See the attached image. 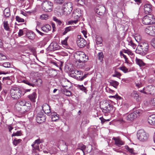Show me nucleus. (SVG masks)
<instances>
[{"label": "nucleus", "instance_id": "60", "mask_svg": "<svg viewBox=\"0 0 155 155\" xmlns=\"http://www.w3.org/2000/svg\"><path fill=\"white\" fill-rule=\"evenodd\" d=\"M18 34V35L20 36L22 35H23V32L22 30L20 29Z\"/></svg>", "mask_w": 155, "mask_h": 155}, {"label": "nucleus", "instance_id": "52", "mask_svg": "<svg viewBox=\"0 0 155 155\" xmlns=\"http://www.w3.org/2000/svg\"><path fill=\"white\" fill-rule=\"evenodd\" d=\"M10 66V64L8 62L5 63L3 64V66L5 68H9Z\"/></svg>", "mask_w": 155, "mask_h": 155}, {"label": "nucleus", "instance_id": "15", "mask_svg": "<svg viewBox=\"0 0 155 155\" xmlns=\"http://www.w3.org/2000/svg\"><path fill=\"white\" fill-rule=\"evenodd\" d=\"M144 12L146 14H149L151 13L152 11V6L150 4H147L144 5Z\"/></svg>", "mask_w": 155, "mask_h": 155}, {"label": "nucleus", "instance_id": "54", "mask_svg": "<svg viewBox=\"0 0 155 155\" xmlns=\"http://www.w3.org/2000/svg\"><path fill=\"white\" fill-rule=\"evenodd\" d=\"M121 74H120V73L117 72V71H115V72L114 74L113 75V77H117L118 78L119 77H120L121 76Z\"/></svg>", "mask_w": 155, "mask_h": 155}, {"label": "nucleus", "instance_id": "16", "mask_svg": "<svg viewBox=\"0 0 155 155\" xmlns=\"http://www.w3.org/2000/svg\"><path fill=\"white\" fill-rule=\"evenodd\" d=\"M113 139L115 141V144L118 147L124 144V142L119 137H114Z\"/></svg>", "mask_w": 155, "mask_h": 155}, {"label": "nucleus", "instance_id": "45", "mask_svg": "<svg viewBox=\"0 0 155 155\" xmlns=\"http://www.w3.org/2000/svg\"><path fill=\"white\" fill-rule=\"evenodd\" d=\"M119 69L123 71L124 73H126L128 71V69L125 67H120L119 68Z\"/></svg>", "mask_w": 155, "mask_h": 155}, {"label": "nucleus", "instance_id": "58", "mask_svg": "<svg viewBox=\"0 0 155 155\" xmlns=\"http://www.w3.org/2000/svg\"><path fill=\"white\" fill-rule=\"evenodd\" d=\"M151 44L155 48V38L152 39L151 41Z\"/></svg>", "mask_w": 155, "mask_h": 155}, {"label": "nucleus", "instance_id": "24", "mask_svg": "<svg viewBox=\"0 0 155 155\" xmlns=\"http://www.w3.org/2000/svg\"><path fill=\"white\" fill-rule=\"evenodd\" d=\"M135 61L136 63L140 67L145 65V63L143 62L142 60L139 58H138L137 57L136 58Z\"/></svg>", "mask_w": 155, "mask_h": 155}, {"label": "nucleus", "instance_id": "21", "mask_svg": "<svg viewBox=\"0 0 155 155\" xmlns=\"http://www.w3.org/2000/svg\"><path fill=\"white\" fill-rule=\"evenodd\" d=\"M41 29L44 32H48L51 30V27L50 25L46 24L43 26L41 28Z\"/></svg>", "mask_w": 155, "mask_h": 155}, {"label": "nucleus", "instance_id": "57", "mask_svg": "<svg viewBox=\"0 0 155 155\" xmlns=\"http://www.w3.org/2000/svg\"><path fill=\"white\" fill-rule=\"evenodd\" d=\"M54 3L58 4H61L63 2V0H54Z\"/></svg>", "mask_w": 155, "mask_h": 155}, {"label": "nucleus", "instance_id": "25", "mask_svg": "<svg viewBox=\"0 0 155 155\" xmlns=\"http://www.w3.org/2000/svg\"><path fill=\"white\" fill-rule=\"evenodd\" d=\"M42 108L43 111L45 113H49V112H47V111L48 110V109H49V112H51L50 107L47 104H45L43 105Z\"/></svg>", "mask_w": 155, "mask_h": 155}, {"label": "nucleus", "instance_id": "64", "mask_svg": "<svg viewBox=\"0 0 155 155\" xmlns=\"http://www.w3.org/2000/svg\"><path fill=\"white\" fill-rule=\"evenodd\" d=\"M80 147L81 148V149L83 151L86 148V146L82 144L81 145Z\"/></svg>", "mask_w": 155, "mask_h": 155}, {"label": "nucleus", "instance_id": "49", "mask_svg": "<svg viewBox=\"0 0 155 155\" xmlns=\"http://www.w3.org/2000/svg\"><path fill=\"white\" fill-rule=\"evenodd\" d=\"M75 1L80 5H83L84 4V0H75Z\"/></svg>", "mask_w": 155, "mask_h": 155}, {"label": "nucleus", "instance_id": "53", "mask_svg": "<svg viewBox=\"0 0 155 155\" xmlns=\"http://www.w3.org/2000/svg\"><path fill=\"white\" fill-rule=\"evenodd\" d=\"M33 148V150H35V151L37 152V150H39V146L38 145L35 144V145L32 146Z\"/></svg>", "mask_w": 155, "mask_h": 155}, {"label": "nucleus", "instance_id": "18", "mask_svg": "<svg viewBox=\"0 0 155 155\" xmlns=\"http://www.w3.org/2000/svg\"><path fill=\"white\" fill-rule=\"evenodd\" d=\"M148 122L150 124L155 125V115L153 114L149 116L148 118Z\"/></svg>", "mask_w": 155, "mask_h": 155}, {"label": "nucleus", "instance_id": "44", "mask_svg": "<svg viewBox=\"0 0 155 155\" xmlns=\"http://www.w3.org/2000/svg\"><path fill=\"white\" fill-rule=\"evenodd\" d=\"M6 56L3 54L0 53V61L6 59Z\"/></svg>", "mask_w": 155, "mask_h": 155}, {"label": "nucleus", "instance_id": "7", "mask_svg": "<svg viewBox=\"0 0 155 155\" xmlns=\"http://www.w3.org/2000/svg\"><path fill=\"white\" fill-rule=\"evenodd\" d=\"M73 9L72 3L70 2H65L62 7V10L64 15L69 14Z\"/></svg>", "mask_w": 155, "mask_h": 155}, {"label": "nucleus", "instance_id": "33", "mask_svg": "<svg viewBox=\"0 0 155 155\" xmlns=\"http://www.w3.org/2000/svg\"><path fill=\"white\" fill-rule=\"evenodd\" d=\"M68 38V37L65 38L64 40L61 41V43L63 47L65 48H67L68 44H67V40Z\"/></svg>", "mask_w": 155, "mask_h": 155}, {"label": "nucleus", "instance_id": "40", "mask_svg": "<svg viewBox=\"0 0 155 155\" xmlns=\"http://www.w3.org/2000/svg\"><path fill=\"white\" fill-rule=\"evenodd\" d=\"M72 27L71 26L66 27L65 28V30L63 33V34L64 35L66 34L68 32L70 31Z\"/></svg>", "mask_w": 155, "mask_h": 155}, {"label": "nucleus", "instance_id": "56", "mask_svg": "<svg viewBox=\"0 0 155 155\" xmlns=\"http://www.w3.org/2000/svg\"><path fill=\"white\" fill-rule=\"evenodd\" d=\"M124 52L125 53L127 54L128 55H130L131 56H132L133 55V54L131 51L128 50H125Z\"/></svg>", "mask_w": 155, "mask_h": 155}, {"label": "nucleus", "instance_id": "41", "mask_svg": "<svg viewBox=\"0 0 155 155\" xmlns=\"http://www.w3.org/2000/svg\"><path fill=\"white\" fill-rule=\"evenodd\" d=\"M48 18V16L46 14H43L40 17V19L41 20H46Z\"/></svg>", "mask_w": 155, "mask_h": 155}, {"label": "nucleus", "instance_id": "31", "mask_svg": "<svg viewBox=\"0 0 155 155\" xmlns=\"http://www.w3.org/2000/svg\"><path fill=\"white\" fill-rule=\"evenodd\" d=\"M119 83L117 81H112L110 82V84L116 88H117V87L119 85Z\"/></svg>", "mask_w": 155, "mask_h": 155}, {"label": "nucleus", "instance_id": "39", "mask_svg": "<svg viewBox=\"0 0 155 155\" xmlns=\"http://www.w3.org/2000/svg\"><path fill=\"white\" fill-rule=\"evenodd\" d=\"M97 56L98 59L101 61L103 60V58L104 57L103 53L102 52L99 53L97 54Z\"/></svg>", "mask_w": 155, "mask_h": 155}, {"label": "nucleus", "instance_id": "42", "mask_svg": "<svg viewBox=\"0 0 155 155\" xmlns=\"http://www.w3.org/2000/svg\"><path fill=\"white\" fill-rule=\"evenodd\" d=\"M21 140L20 139H15L13 141V144L15 146L17 145L18 144L21 142Z\"/></svg>", "mask_w": 155, "mask_h": 155}, {"label": "nucleus", "instance_id": "5", "mask_svg": "<svg viewBox=\"0 0 155 155\" xmlns=\"http://www.w3.org/2000/svg\"><path fill=\"white\" fill-rule=\"evenodd\" d=\"M100 107L102 112L105 113H108L113 110V106L108 101H104L101 103Z\"/></svg>", "mask_w": 155, "mask_h": 155}, {"label": "nucleus", "instance_id": "62", "mask_svg": "<svg viewBox=\"0 0 155 155\" xmlns=\"http://www.w3.org/2000/svg\"><path fill=\"white\" fill-rule=\"evenodd\" d=\"M140 91L143 93L145 94H147V92L146 91L145 88H144L142 90H140Z\"/></svg>", "mask_w": 155, "mask_h": 155}, {"label": "nucleus", "instance_id": "35", "mask_svg": "<svg viewBox=\"0 0 155 155\" xmlns=\"http://www.w3.org/2000/svg\"><path fill=\"white\" fill-rule=\"evenodd\" d=\"M63 91L64 94L67 96H70L71 95V92L66 89H64Z\"/></svg>", "mask_w": 155, "mask_h": 155}, {"label": "nucleus", "instance_id": "10", "mask_svg": "<svg viewBox=\"0 0 155 155\" xmlns=\"http://www.w3.org/2000/svg\"><path fill=\"white\" fill-rule=\"evenodd\" d=\"M143 111L140 110H137L132 113L128 115L126 117V119L128 121H132L142 114Z\"/></svg>", "mask_w": 155, "mask_h": 155}, {"label": "nucleus", "instance_id": "27", "mask_svg": "<svg viewBox=\"0 0 155 155\" xmlns=\"http://www.w3.org/2000/svg\"><path fill=\"white\" fill-rule=\"evenodd\" d=\"M33 83L35 84V85H37V86L40 85L42 83V80L39 78L38 79H33Z\"/></svg>", "mask_w": 155, "mask_h": 155}, {"label": "nucleus", "instance_id": "4", "mask_svg": "<svg viewBox=\"0 0 155 155\" xmlns=\"http://www.w3.org/2000/svg\"><path fill=\"white\" fill-rule=\"evenodd\" d=\"M10 93L12 97L14 99H19L22 95V91L16 86L12 87Z\"/></svg>", "mask_w": 155, "mask_h": 155}, {"label": "nucleus", "instance_id": "50", "mask_svg": "<svg viewBox=\"0 0 155 155\" xmlns=\"http://www.w3.org/2000/svg\"><path fill=\"white\" fill-rule=\"evenodd\" d=\"M8 91L6 90H3L2 92V96L5 97L6 94L7 93Z\"/></svg>", "mask_w": 155, "mask_h": 155}, {"label": "nucleus", "instance_id": "38", "mask_svg": "<svg viewBox=\"0 0 155 155\" xmlns=\"http://www.w3.org/2000/svg\"><path fill=\"white\" fill-rule=\"evenodd\" d=\"M78 87L81 90L84 91L85 93L87 92L86 88L84 87L83 85H78Z\"/></svg>", "mask_w": 155, "mask_h": 155}, {"label": "nucleus", "instance_id": "13", "mask_svg": "<svg viewBox=\"0 0 155 155\" xmlns=\"http://www.w3.org/2000/svg\"><path fill=\"white\" fill-rule=\"evenodd\" d=\"M145 32L151 36H155V26L152 25L148 26L145 29Z\"/></svg>", "mask_w": 155, "mask_h": 155}, {"label": "nucleus", "instance_id": "55", "mask_svg": "<svg viewBox=\"0 0 155 155\" xmlns=\"http://www.w3.org/2000/svg\"><path fill=\"white\" fill-rule=\"evenodd\" d=\"M126 149L130 153H133V149L130 148L127 146L125 147Z\"/></svg>", "mask_w": 155, "mask_h": 155}, {"label": "nucleus", "instance_id": "32", "mask_svg": "<svg viewBox=\"0 0 155 155\" xmlns=\"http://www.w3.org/2000/svg\"><path fill=\"white\" fill-rule=\"evenodd\" d=\"M102 38L99 36H97L96 37V43L97 45L102 44Z\"/></svg>", "mask_w": 155, "mask_h": 155}, {"label": "nucleus", "instance_id": "14", "mask_svg": "<svg viewBox=\"0 0 155 155\" xmlns=\"http://www.w3.org/2000/svg\"><path fill=\"white\" fill-rule=\"evenodd\" d=\"M41 114H38L36 118V120L37 123L41 124L44 122L46 119L45 116L42 113Z\"/></svg>", "mask_w": 155, "mask_h": 155}, {"label": "nucleus", "instance_id": "2", "mask_svg": "<svg viewBox=\"0 0 155 155\" xmlns=\"http://www.w3.org/2000/svg\"><path fill=\"white\" fill-rule=\"evenodd\" d=\"M74 57L76 60L77 66L79 68H82L85 65V63L88 60V57L83 52L78 51L74 54Z\"/></svg>", "mask_w": 155, "mask_h": 155}, {"label": "nucleus", "instance_id": "17", "mask_svg": "<svg viewBox=\"0 0 155 155\" xmlns=\"http://www.w3.org/2000/svg\"><path fill=\"white\" fill-rule=\"evenodd\" d=\"M77 43L79 47L82 48L84 47L87 44L86 41L84 39H81L80 40H78Z\"/></svg>", "mask_w": 155, "mask_h": 155}, {"label": "nucleus", "instance_id": "9", "mask_svg": "<svg viewBox=\"0 0 155 155\" xmlns=\"http://www.w3.org/2000/svg\"><path fill=\"white\" fill-rule=\"evenodd\" d=\"M53 4L50 1H44L41 5L42 9L46 12H50L52 10Z\"/></svg>", "mask_w": 155, "mask_h": 155}, {"label": "nucleus", "instance_id": "6", "mask_svg": "<svg viewBox=\"0 0 155 155\" xmlns=\"http://www.w3.org/2000/svg\"><path fill=\"white\" fill-rule=\"evenodd\" d=\"M70 74L71 76L74 77L75 79L80 81H82L85 78L87 74H85L83 76V73L81 71L72 70L71 71Z\"/></svg>", "mask_w": 155, "mask_h": 155}, {"label": "nucleus", "instance_id": "28", "mask_svg": "<svg viewBox=\"0 0 155 155\" xmlns=\"http://www.w3.org/2000/svg\"><path fill=\"white\" fill-rule=\"evenodd\" d=\"M4 14L5 16L4 18H8L10 15V10L8 8H6L4 10Z\"/></svg>", "mask_w": 155, "mask_h": 155}, {"label": "nucleus", "instance_id": "3", "mask_svg": "<svg viewBox=\"0 0 155 155\" xmlns=\"http://www.w3.org/2000/svg\"><path fill=\"white\" fill-rule=\"evenodd\" d=\"M149 48V47L147 43H142L137 46L135 52L137 54L142 55H144L147 53Z\"/></svg>", "mask_w": 155, "mask_h": 155}, {"label": "nucleus", "instance_id": "8", "mask_svg": "<svg viewBox=\"0 0 155 155\" xmlns=\"http://www.w3.org/2000/svg\"><path fill=\"white\" fill-rule=\"evenodd\" d=\"M137 137L140 141L144 142L148 139L149 135L143 130L140 129L137 132Z\"/></svg>", "mask_w": 155, "mask_h": 155}, {"label": "nucleus", "instance_id": "20", "mask_svg": "<svg viewBox=\"0 0 155 155\" xmlns=\"http://www.w3.org/2000/svg\"><path fill=\"white\" fill-rule=\"evenodd\" d=\"M3 19L4 20L3 22V26L4 29L7 31H9V27L8 23V21L9 19V18H4Z\"/></svg>", "mask_w": 155, "mask_h": 155}, {"label": "nucleus", "instance_id": "47", "mask_svg": "<svg viewBox=\"0 0 155 155\" xmlns=\"http://www.w3.org/2000/svg\"><path fill=\"white\" fill-rule=\"evenodd\" d=\"M21 132L20 131H18L16 133H14L12 134V137L15 136H19L21 135Z\"/></svg>", "mask_w": 155, "mask_h": 155}, {"label": "nucleus", "instance_id": "1", "mask_svg": "<svg viewBox=\"0 0 155 155\" xmlns=\"http://www.w3.org/2000/svg\"><path fill=\"white\" fill-rule=\"evenodd\" d=\"M31 108V104L24 100L19 101L15 104V109L20 114H24L27 113Z\"/></svg>", "mask_w": 155, "mask_h": 155}, {"label": "nucleus", "instance_id": "61", "mask_svg": "<svg viewBox=\"0 0 155 155\" xmlns=\"http://www.w3.org/2000/svg\"><path fill=\"white\" fill-rule=\"evenodd\" d=\"M36 31L40 35H41V36H43L45 34H44V33H42L40 31H39L38 30L37 28H36L35 29Z\"/></svg>", "mask_w": 155, "mask_h": 155}, {"label": "nucleus", "instance_id": "36", "mask_svg": "<svg viewBox=\"0 0 155 155\" xmlns=\"http://www.w3.org/2000/svg\"><path fill=\"white\" fill-rule=\"evenodd\" d=\"M15 19L16 21L19 22H23L25 21V20L24 19L21 18L18 16H16Z\"/></svg>", "mask_w": 155, "mask_h": 155}, {"label": "nucleus", "instance_id": "29", "mask_svg": "<svg viewBox=\"0 0 155 155\" xmlns=\"http://www.w3.org/2000/svg\"><path fill=\"white\" fill-rule=\"evenodd\" d=\"M27 37L30 39L33 40L35 38V35L32 32H28L26 34Z\"/></svg>", "mask_w": 155, "mask_h": 155}, {"label": "nucleus", "instance_id": "51", "mask_svg": "<svg viewBox=\"0 0 155 155\" xmlns=\"http://www.w3.org/2000/svg\"><path fill=\"white\" fill-rule=\"evenodd\" d=\"M136 86L138 88L141 87L142 86V84L140 82H135Z\"/></svg>", "mask_w": 155, "mask_h": 155}, {"label": "nucleus", "instance_id": "63", "mask_svg": "<svg viewBox=\"0 0 155 155\" xmlns=\"http://www.w3.org/2000/svg\"><path fill=\"white\" fill-rule=\"evenodd\" d=\"M114 97V98H117L119 99H120L121 98V97L117 96V95H115L114 96H110V97Z\"/></svg>", "mask_w": 155, "mask_h": 155}, {"label": "nucleus", "instance_id": "46", "mask_svg": "<svg viewBox=\"0 0 155 155\" xmlns=\"http://www.w3.org/2000/svg\"><path fill=\"white\" fill-rule=\"evenodd\" d=\"M41 143V140L39 139H38L36 140L34 142V144H32L31 146H34L35 145V144L38 145Z\"/></svg>", "mask_w": 155, "mask_h": 155}, {"label": "nucleus", "instance_id": "43", "mask_svg": "<svg viewBox=\"0 0 155 155\" xmlns=\"http://www.w3.org/2000/svg\"><path fill=\"white\" fill-rule=\"evenodd\" d=\"M128 45L131 46L134 49H135L136 47V45L131 41L128 42Z\"/></svg>", "mask_w": 155, "mask_h": 155}, {"label": "nucleus", "instance_id": "34", "mask_svg": "<svg viewBox=\"0 0 155 155\" xmlns=\"http://www.w3.org/2000/svg\"><path fill=\"white\" fill-rule=\"evenodd\" d=\"M23 82L28 85L34 87L35 86V84L33 83V80H32L31 82H29L27 81L24 80Z\"/></svg>", "mask_w": 155, "mask_h": 155}, {"label": "nucleus", "instance_id": "19", "mask_svg": "<svg viewBox=\"0 0 155 155\" xmlns=\"http://www.w3.org/2000/svg\"><path fill=\"white\" fill-rule=\"evenodd\" d=\"M105 8L104 6L100 7L96 9V12L99 15H103L105 12Z\"/></svg>", "mask_w": 155, "mask_h": 155}, {"label": "nucleus", "instance_id": "59", "mask_svg": "<svg viewBox=\"0 0 155 155\" xmlns=\"http://www.w3.org/2000/svg\"><path fill=\"white\" fill-rule=\"evenodd\" d=\"M151 104L153 106H155V97L151 100Z\"/></svg>", "mask_w": 155, "mask_h": 155}, {"label": "nucleus", "instance_id": "26", "mask_svg": "<svg viewBox=\"0 0 155 155\" xmlns=\"http://www.w3.org/2000/svg\"><path fill=\"white\" fill-rule=\"evenodd\" d=\"M52 120L53 121H55L59 119L58 115L56 113H53L51 114Z\"/></svg>", "mask_w": 155, "mask_h": 155}, {"label": "nucleus", "instance_id": "22", "mask_svg": "<svg viewBox=\"0 0 155 155\" xmlns=\"http://www.w3.org/2000/svg\"><path fill=\"white\" fill-rule=\"evenodd\" d=\"M37 97V94L35 92H33L32 94L29 95L28 97L29 99L32 102H35V99Z\"/></svg>", "mask_w": 155, "mask_h": 155}, {"label": "nucleus", "instance_id": "11", "mask_svg": "<svg viewBox=\"0 0 155 155\" xmlns=\"http://www.w3.org/2000/svg\"><path fill=\"white\" fill-rule=\"evenodd\" d=\"M154 19L152 15L145 16L142 20V22L145 25H151L154 23Z\"/></svg>", "mask_w": 155, "mask_h": 155}, {"label": "nucleus", "instance_id": "48", "mask_svg": "<svg viewBox=\"0 0 155 155\" xmlns=\"http://www.w3.org/2000/svg\"><path fill=\"white\" fill-rule=\"evenodd\" d=\"M54 21L58 25H60L61 23V21L56 17L54 18Z\"/></svg>", "mask_w": 155, "mask_h": 155}, {"label": "nucleus", "instance_id": "12", "mask_svg": "<svg viewBox=\"0 0 155 155\" xmlns=\"http://www.w3.org/2000/svg\"><path fill=\"white\" fill-rule=\"evenodd\" d=\"M60 47L58 44L55 42H53L51 43L47 48L48 51H54L55 50H58Z\"/></svg>", "mask_w": 155, "mask_h": 155}, {"label": "nucleus", "instance_id": "30", "mask_svg": "<svg viewBox=\"0 0 155 155\" xmlns=\"http://www.w3.org/2000/svg\"><path fill=\"white\" fill-rule=\"evenodd\" d=\"M131 96L134 99L137 100L139 97V95L138 93L136 91H134L131 93Z\"/></svg>", "mask_w": 155, "mask_h": 155}, {"label": "nucleus", "instance_id": "37", "mask_svg": "<svg viewBox=\"0 0 155 155\" xmlns=\"http://www.w3.org/2000/svg\"><path fill=\"white\" fill-rule=\"evenodd\" d=\"M151 86H148L145 88L146 91L147 92V94H151V91H152L153 89L151 88Z\"/></svg>", "mask_w": 155, "mask_h": 155}, {"label": "nucleus", "instance_id": "23", "mask_svg": "<svg viewBox=\"0 0 155 155\" xmlns=\"http://www.w3.org/2000/svg\"><path fill=\"white\" fill-rule=\"evenodd\" d=\"M78 10H76L74 11L72 14V16L75 19H78L81 16V13L78 12Z\"/></svg>", "mask_w": 155, "mask_h": 155}]
</instances>
